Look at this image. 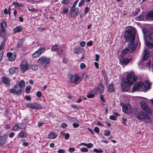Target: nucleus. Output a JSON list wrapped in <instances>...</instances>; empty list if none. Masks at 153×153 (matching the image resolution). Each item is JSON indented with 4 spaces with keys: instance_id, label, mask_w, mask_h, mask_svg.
<instances>
[{
    "instance_id": "obj_1",
    "label": "nucleus",
    "mask_w": 153,
    "mask_h": 153,
    "mask_svg": "<svg viewBox=\"0 0 153 153\" xmlns=\"http://www.w3.org/2000/svg\"><path fill=\"white\" fill-rule=\"evenodd\" d=\"M135 33V30L134 28L131 27H127L125 34L124 39L126 41L130 42V43L129 44L128 46L122 51L120 55L122 58L136 49L137 46L134 44Z\"/></svg>"
},
{
    "instance_id": "obj_2",
    "label": "nucleus",
    "mask_w": 153,
    "mask_h": 153,
    "mask_svg": "<svg viewBox=\"0 0 153 153\" xmlns=\"http://www.w3.org/2000/svg\"><path fill=\"white\" fill-rule=\"evenodd\" d=\"M137 76L133 72L128 73L127 75L126 79L123 80L122 84V90L124 91H126L129 90L130 86L133 83L136 82Z\"/></svg>"
},
{
    "instance_id": "obj_42",
    "label": "nucleus",
    "mask_w": 153,
    "mask_h": 153,
    "mask_svg": "<svg viewBox=\"0 0 153 153\" xmlns=\"http://www.w3.org/2000/svg\"><path fill=\"white\" fill-rule=\"evenodd\" d=\"M105 136H109L110 134V132L109 130H105L104 131Z\"/></svg>"
},
{
    "instance_id": "obj_11",
    "label": "nucleus",
    "mask_w": 153,
    "mask_h": 153,
    "mask_svg": "<svg viewBox=\"0 0 153 153\" xmlns=\"http://www.w3.org/2000/svg\"><path fill=\"white\" fill-rule=\"evenodd\" d=\"M17 88V85H15L14 87V88L10 89L9 90L10 92L11 93H13L17 95H20L21 94V90H16V89Z\"/></svg>"
},
{
    "instance_id": "obj_51",
    "label": "nucleus",
    "mask_w": 153,
    "mask_h": 153,
    "mask_svg": "<svg viewBox=\"0 0 153 153\" xmlns=\"http://www.w3.org/2000/svg\"><path fill=\"white\" fill-rule=\"evenodd\" d=\"M86 67V65L84 63H82L80 65V68L81 69H83L85 68Z\"/></svg>"
},
{
    "instance_id": "obj_33",
    "label": "nucleus",
    "mask_w": 153,
    "mask_h": 153,
    "mask_svg": "<svg viewBox=\"0 0 153 153\" xmlns=\"http://www.w3.org/2000/svg\"><path fill=\"white\" fill-rule=\"evenodd\" d=\"M10 9L11 8L10 6L9 7V9L8 10L6 8L4 9V13L5 14H7L8 13L9 16H10Z\"/></svg>"
},
{
    "instance_id": "obj_5",
    "label": "nucleus",
    "mask_w": 153,
    "mask_h": 153,
    "mask_svg": "<svg viewBox=\"0 0 153 153\" xmlns=\"http://www.w3.org/2000/svg\"><path fill=\"white\" fill-rule=\"evenodd\" d=\"M136 117L138 120L144 121L145 123H148L151 122L149 115L143 111L139 112L136 115Z\"/></svg>"
},
{
    "instance_id": "obj_63",
    "label": "nucleus",
    "mask_w": 153,
    "mask_h": 153,
    "mask_svg": "<svg viewBox=\"0 0 153 153\" xmlns=\"http://www.w3.org/2000/svg\"><path fill=\"white\" fill-rule=\"evenodd\" d=\"M25 99L27 100H30L31 99V98L30 96H25Z\"/></svg>"
},
{
    "instance_id": "obj_34",
    "label": "nucleus",
    "mask_w": 153,
    "mask_h": 153,
    "mask_svg": "<svg viewBox=\"0 0 153 153\" xmlns=\"http://www.w3.org/2000/svg\"><path fill=\"white\" fill-rule=\"evenodd\" d=\"M40 55H41L39 53L38 51H37L32 54V56L33 58H36L38 57Z\"/></svg>"
},
{
    "instance_id": "obj_38",
    "label": "nucleus",
    "mask_w": 153,
    "mask_h": 153,
    "mask_svg": "<svg viewBox=\"0 0 153 153\" xmlns=\"http://www.w3.org/2000/svg\"><path fill=\"white\" fill-rule=\"evenodd\" d=\"M17 124L18 125L19 128L20 129H22V128H24V124L23 123H17Z\"/></svg>"
},
{
    "instance_id": "obj_31",
    "label": "nucleus",
    "mask_w": 153,
    "mask_h": 153,
    "mask_svg": "<svg viewBox=\"0 0 153 153\" xmlns=\"http://www.w3.org/2000/svg\"><path fill=\"white\" fill-rule=\"evenodd\" d=\"M19 135L22 138H25L27 137V134L24 131H22L19 133Z\"/></svg>"
},
{
    "instance_id": "obj_4",
    "label": "nucleus",
    "mask_w": 153,
    "mask_h": 153,
    "mask_svg": "<svg viewBox=\"0 0 153 153\" xmlns=\"http://www.w3.org/2000/svg\"><path fill=\"white\" fill-rule=\"evenodd\" d=\"M151 84L148 81H146L145 82H139L136 84L132 89L133 91H135L140 90L141 88L146 90L149 88Z\"/></svg>"
},
{
    "instance_id": "obj_15",
    "label": "nucleus",
    "mask_w": 153,
    "mask_h": 153,
    "mask_svg": "<svg viewBox=\"0 0 153 153\" xmlns=\"http://www.w3.org/2000/svg\"><path fill=\"white\" fill-rule=\"evenodd\" d=\"M70 10V11L71 12V16L73 17H75L78 13V8L71 7Z\"/></svg>"
},
{
    "instance_id": "obj_32",
    "label": "nucleus",
    "mask_w": 153,
    "mask_h": 153,
    "mask_svg": "<svg viewBox=\"0 0 153 153\" xmlns=\"http://www.w3.org/2000/svg\"><path fill=\"white\" fill-rule=\"evenodd\" d=\"M21 30L22 29L20 27H17L13 29V33H16L21 32Z\"/></svg>"
},
{
    "instance_id": "obj_19",
    "label": "nucleus",
    "mask_w": 153,
    "mask_h": 153,
    "mask_svg": "<svg viewBox=\"0 0 153 153\" xmlns=\"http://www.w3.org/2000/svg\"><path fill=\"white\" fill-rule=\"evenodd\" d=\"M58 134L56 133L53 132H51L50 134L48 135V138L50 139H54L56 138Z\"/></svg>"
},
{
    "instance_id": "obj_12",
    "label": "nucleus",
    "mask_w": 153,
    "mask_h": 153,
    "mask_svg": "<svg viewBox=\"0 0 153 153\" xmlns=\"http://www.w3.org/2000/svg\"><path fill=\"white\" fill-rule=\"evenodd\" d=\"M150 53L147 49H145L143 51V60L144 61L147 60L149 57Z\"/></svg>"
},
{
    "instance_id": "obj_48",
    "label": "nucleus",
    "mask_w": 153,
    "mask_h": 153,
    "mask_svg": "<svg viewBox=\"0 0 153 153\" xmlns=\"http://www.w3.org/2000/svg\"><path fill=\"white\" fill-rule=\"evenodd\" d=\"M93 151L97 153H102L103 152L102 150L97 149H93Z\"/></svg>"
},
{
    "instance_id": "obj_10",
    "label": "nucleus",
    "mask_w": 153,
    "mask_h": 153,
    "mask_svg": "<svg viewBox=\"0 0 153 153\" xmlns=\"http://www.w3.org/2000/svg\"><path fill=\"white\" fill-rule=\"evenodd\" d=\"M28 106L33 109H39L42 108L41 105L37 103H29L28 104Z\"/></svg>"
},
{
    "instance_id": "obj_36",
    "label": "nucleus",
    "mask_w": 153,
    "mask_h": 153,
    "mask_svg": "<svg viewBox=\"0 0 153 153\" xmlns=\"http://www.w3.org/2000/svg\"><path fill=\"white\" fill-rule=\"evenodd\" d=\"M39 54L41 55L42 53H44L45 51V48L44 47L41 48L37 50Z\"/></svg>"
},
{
    "instance_id": "obj_24",
    "label": "nucleus",
    "mask_w": 153,
    "mask_h": 153,
    "mask_svg": "<svg viewBox=\"0 0 153 153\" xmlns=\"http://www.w3.org/2000/svg\"><path fill=\"white\" fill-rule=\"evenodd\" d=\"M115 91V88L113 86V84L112 83H111L109 85L108 88V91L110 93H112Z\"/></svg>"
},
{
    "instance_id": "obj_54",
    "label": "nucleus",
    "mask_w": 153,
    "mask_h": 153,
    "mask_svg": "<svg viewBox=\"0 0 153 153\" xmlns=\"http://www.w3.org/2000/svg\"><path fill=\"white\" fill-rule=\"evenodd\" d=\"M68 11V9L67 8H64L63 9V12L64 14H67Z\"/></svg>"
},
{
    "instance_id": "obj_49",
    "label": "nucleus",
    "mask_w": 153,
    "mask_h": 153,
    "mask_svg": "<svg viewBox=\"0 0 153 153\" xmlns=\"http://www.w3.org/2000/svg\"><path fill=\"white\" fill-rule=\"evenodd\" d=\"M75 150V149L74 148L70 147L69 148L68 151L71 153L73 152Z\"/></svg>"
},
{
    "instance_id": "obj_39",
    "label": "nucleus",
    "mask_w": 153,
    "mask_h": 153,
    "mask_svg": "<svg viewBox=\"0 0 153 153\" xmlns=\"http://www.w3.org/2000/svg\"><path fill=\"white\" fill-rule=\"evenodd\" d=\"M30 68L31 69L33 70H36L37 69L38 66L36 65H31L30 66Z\"/></svg>"
},
{
    "instance_id": "obj_57",
    "label": "nucleus",
    "mask_w": 153,
    "mask_h": 153,
    "mask_svg": "<svg viewBox=\"0 0 153 153\" xmlns=\"http://www.w3.org/2000/svg\"><path fill=\"white\" fill-rule=\"evenodd\" d=\"M62 3L65 4H68L69 3V1L67 0H63Z\"/></svg>"
},
{
    "instance_id": "obj_21",
    "label": "nucleus",
    "mask_w": 153,
    "mask_h": 153,
    "mask_svg": "<svg viewBox=\"0 0 153 153\" xmlns=\"http://www.w3.org/2000/svg\"><path fill=\"white\" fill-rule=\"evenodd\" d=\"M146 18L149 20L153 19V10L150 11L147 15Z\"/></svg>"
},
{
    "instance_id": "obj_52",
    "label": "nucleus",
    "mask_w": 153,
    "mask_h": 153,
    "mask_svg": "<svg viewBox=\"0 0 153 153\" xmlns=\"http://www.w3.org/2000/svg\"><path fill=\"white\" fill-rule=\"evenodd\" d=\"M93 146V144L91 143H88L87 144V145H86V146L88 148H91Z\"/></svg>"
},
{
    "instance_id": "obj_35",
    "label": "nucleus",
    "mask_w": 153,
    "mask_h": 153,
    "mask_svg": "<svg viewBox=\"0 0 153 153\" xmlns=\"http://www.w3.org/2000/svg\"><path fill=\"white\" fill-rule=\"evenodd\" d=\"M144 16L143 15H140L139 16H137L135 18V19L137 21H141L143 19Z\"/></svg>"
},
{
    "instance_id": "obj_50",
    "label": "nucleus",
    "mask_w": 153,
    "mask_h": 153,
    "mask_svg": "<svg viewBox=\"0 0 153 153\" xmlns=\"http://www.w3.org/2000/svg\"><path fill=\"white\" fill-rule=\"evenodd\" d=\"M86 44L88 46H91L93 44V42L92 41H90L87 43Z\"/></svg>"
},
{
    "instance_id": "obj_23",
    "label": "nucleus",
    "mask_w": 153,
    "mask_h": 153,
    "mask_svg": "<svg viewBox=\"0 0 153 153\" xmlns=\"http://www.w3.org/2000/svg\"><path fill=\"white\" fill-rule=\"evenodd\" d=\"M97 91L100 94L103 93L104 90V87L102 84H100L99 87L97 88Z\"/></svg>"
},
{
    "instance_id": "obj_9",
    "label": "nucleus",
    "mask_w": 153,
    "mask_h": 153,
    "mask_svg": "<svg viewBox=\"0 0 153 153\" xmlns=\"http://www.w3.org/2000/svg\"><path fill=\"white\" fill-rule=\"evenodd\" d=\"M142 108L146 112L150 114L152 113V111L149 108L147 104L143 101H141L140 103Z\"/></svg>"
},
{
    "instance_id": "obj_60",
    "label": "nucleus",
    "mask_w": 153,
    "mask_h": 153,
    "mask_svg": "<svg viewBox=\"0 0 153 153\" xmlns=\"http://www.w3.org/2000/svg\"><path fill=\"white\" fill-rule=\"evenodd\" d=\"M65 151L64 150L59 149L58 151V153H65Z\"/></svg>"
},
{
    "instance_id": "obj_22",
    "label": "nucleus",
    "mask_w": 153,
    "mask_h": 153,
    "mask_svg": "<svg viewBox=\"0 0 153 153\" xmlns=\"http://www.w3.org/2000/svg\"><path fill=\"white\" fill-rule=\"evenodd\" d=\"M18 86L19 88V89H18L21 90L22 91V89H23V88H24L25 86V83L24 81L23 80H20L18 82Z\"/></svg>"
},
{
    "instance_id": "obj_41",
    "label": "nucleus",
    "mask_w": 153,
    "mask_h": 153,
    "mask_svg": "<svg viewBox=\"0 0 153 153\" xmlns=\"http://www.w3.org/2000/svg\"><path fill=\"white\" fill-rule=\"evenodd\" d=\"M57 53L60 55H61L63 54L64 53V51L62 49H60L57 51Z\"/></svg>"
},
{
    "instance_id": "obj_18",
    "label": "nucleus",
    "mask_w": 153,
    "mask_h": 153,
    "mask_svg": "<svg viewBox=\"0 0 153 153\" xmlns=\"http://www.w3.org/2000/svg\"><path fill=\"white\" fill-rule=\"evenodd\" d=\"M83 49L80 47H76L74 49V53L75 54H79L83 51Z\"/></svg>"
},
{
    "instance_id": "obj_44",
    "label": "nucleus",
    "mask_w": 153,
    "mask_h": 153,
    "mask_svg": "<svg viewBox=\"0 0 153 153\" xmlns=\"http://www.w3.org/2000/svg\"><path fill=\"white\" fill-rule=\"evenodd\" d=\"M5 46V43L4 42L2 43L0 45V51L4 49Z\"/></svg>"
},
{
    "instance_id": "obj_20",
    "label": "nucleus",
    "mask_w": 153,
    "mask_h": 153,
    "mask_svg": "<svg viewBox=\"0 0 153 153\" xmlns=\"http://www.w3.org/2000/svg\"><path fill=\"white\" fill-rule=\"evenodd\" d=\"M123 112L128 114H131L132 111L131 109L130 108L128 109L127 106H124L123 107Z\"/></svg>"
},
{
    "instance_id": "obj_62",
    "label": "nucleus",
    "mask_w": 153,
    "mask_h": 153,
    "mask_svg": "<svg viewBox=\"0 0 153 153\" xmlns=\"http://www.w3.org/2000/svg\"><path fill=\"white\" fill-rule=\"evenodd\" d=\"M78 2V1H76L74 3V4L72 6V7H73V8H76L75 7L76 5L77 4Z\"/></svg>"
},
{
    "instance_id": "obj_59",
    "label": "nucleus",
    "mask_w": 153,
    "mask_h": 153,
    "mask_svg": "<svg viewBox=\"0 0 153 153\" xmlns=\"http://www.w3.org/2000/svg\"><path fill=\"white\" fill-rule=\"evenodd\" d=\"M65 139H68L69 137V134L68 133H67L65 135Z\"/></svg>"
},
{
    "instance_id": "obj_16",
    "label": "nucleus",
    "mask_w": 153,
    "mask_h": 153,
    "mask_svg": "<svg viewBox=\"0 0 153 153\" xmlns=\"http://www.w3.org/2000/svg\"><path fill=\"white\" fill-rule=\"evenodd\" d=\"M132 57H130L129 59L122 58L120 59V62L122 65H127L131 60Z\"/></svg>"
},
{
    "instance_id": "obj_17",
    "label": "nucleus",
    "mask_w": 153,
    "mask_h": 153,
    "mask_svg": "<svg viewBox=\"0 0 153 153\" xmlns=\"http://www.w3.org/2000/svg\"><path fill=\"white\" fill-rule=\"evenodd\" d=\"M16 55L15 54H13L11 52L7 53V56L8 58L10 61H13L15 60L16 57Z\"/></svg>"
},
{
    "instance_id": "obj_47",
    "label": "nucleus",
    "mask_w": 153,
    "mask_h": 153,
    "mask_svg": "<svg viewBox=\"0 0 153 153\" xmlns=\"http://www.w3.org/2000/svg\"><path fill=\"white\" fill-rule=\"evenodd\" d=\"M80 150L82 152H87L88 151V149L86 148H82L80 149Z\"/></svg>"
},
{
    "instance_id": "obj_53",
    "label": "nucleus",
    "mask_w": 153,
    "mask_h": 153,
    "mask_svg": "<svg viewBox=\"0 0 153 153\" xmlns=\"http://www.w3.org/2000/svg\"><path fill=\"white\" fill-rule=\"evenodd\" d=\"M94 131L95 132H96L97 133H99L100 131L99 128L98 127H95L94 128Z\"/></svg>"
},
{
    "instance_id": "obj_56",
    "label": "nucleus",
    "mask_w": 153,
    "mask_h": 153,
    "mask_svg": "<svg viewBox=\"0 0 153 153\" xmlns=\"http://www.w3.org/2000/svg\"><path fill=\"white\" fill-rule=\"evenodd\" d=\"M73 126L74 128H76L79 126V125L78 123H74L73 124Z\"/></svg>"
},
{
    "instance_id": "obj_25",
    "label": "nucleus",
    "mask_w": 153,
    "mask_h": 153,
    "mask_svg": "<svg viewBox=\"0 0 153 153\" xmlns=\"http://www.w3.org/2000/svg\"><path fill=\"white\" fill-rule=\"evenodd\" d=\"M0 36L2 38L5 39L6 37V31L5 30L0 29Z\"/></svg>"
},
{
    "instance_id": "obj_46",
    "label": "nucleus",
    "mask_w": 153,
    "mask_h": 153,
    "mask_svg": "<svg viewBox=\"0 0 153 153\" xmlns=\"http://www.w3.org/2000/svg\"><path fill=\"white\" fill-rule=\"evenodd\" d=\"M36 95L39 98L42 96V93L41 91H38L36 93Z\"/></svg>"
},
{
    "instance_id": "obj_6",
    "label": "nucleus",
    "mask_w": 153,
    "mask_h": 153,
    "mask_svg": "<svg viewBox=\"0 0 153 153\" xmlns=\"http://www.w3.org/2000/svg\"><path fill=\"white\" fill-rule=\"evenodd\" d=\"M50 62V59L45 56H42L40 57L37 61L38 65L45 68L47 67L49 65Z\"/></svg>"
},
{
    "instance_id": "obj_7",
    "label": "nucleus",
    "mask_w": 153,
    "mask_h": 153,
    "mask_svg": "<svg viewBox=\"0 0 153 153\" xmlns=\"http://www.w3.org/2000/svg\"><path fill=\"white\" fill-rule=\"evenodd\" d=\"M68 77L70 79V81L71 83L74 82L75 84H77L80 82L81 81L80 77L76 74L73 75L69 74Z\"/></svg>"
},
{
    "instance_id": "obj_26",
    "label": "nucleus",
    "mask_w": 153,
    "mask_h": 153,
    "mask_svg": "<svg viewBox=\"0 0 153 153\" xmlns=\"http://www.w3.org/2000/svg\"><path fill=\"white\" fill-rule=\"evenodd\" d=\"M1 28L0 29L5 30V28L7 26V25L6 22L4 21H3L0 23Z\"/></svg>"
},
{
    "instance_id": "obj_45",
    "label": "nucleus",
    "mask_w": 153,
    "mask_h": 153,
    "mask_svg": "<svg viewBox=\"0 0 153 153\" xmlns=\"http://www.w3.org/2000/svg\"><path fill=\"white\" fill-rule=\"evenodd\" d=\"M31 89L30 86L27 87L25 88L26 92L27 93H29L30 92V89Z\"/></svg>"
},
{
    "instance_id": "obj_58",
    "label": "nucleus",
    "mask_w": 153,
    "mask_h": 153,
    "mask_svg": "<svg viewBox=\"0 0 153 153\" xmlns=\"http://www.w3.org/2000/svg\"><path fill=\"white\" fill-rule=\"evenodd\" d=\"M89 9L87 7H86L85 8V10L84 11V13L86 14L88 13L89 11Z\"/></svg>"
},
{
    "instance_id": "obj_29",
    "label": "nucleus",
    "mask_w": 153,
    "mask_h": 153,
    "mask_svg": "<svg viewBox=\"0 0 153 153\" xmlns=\"http://www.w3.org/2000/svg\"><path fill=\"white\" fill-rule=\"evenodd\" d=\"M118 115V114L117 113L114 112L113 113V115H111L110 116L109 119L112 120H115L116 119V117Z\"/></svg>"
},
{
    "instance_id": "obj_13",
    "label": "nucleus",
    "mask_w": 153,
    "mask_h": 153,
    "mask_svg": "<svg viewBox=\"0 0 153 153\" xmlns=\"http://www.w3.org/2000/svg\"><path fill=\"white\" fill-rule=\"evenodd\" d=\"M7 135L4 134L1 137L0 139V146H3L7 140Z\"/></svg>"
},
{
    "instance_id": "obj_3",
    "label": "nucleus",
    "mask_w": 153,
    "mask_h": 153,
    "mask_svg": "<svg viewBox=\"0 0 153 153\" xmlns=\"http://www.w3.org/2000/svg\"><path fill=\"white\" fill-rule=\"evenodd\" d=\"M143 32L144 35V39H145L146 44L149 48H153V41L151 36V33L146 29L143 30Z\"/></svg>"
},
{
    "instance_id": "obj_28",
    "label": "nucleus",
    "mask_w": 153,
    "mask_h": 153,
    "mask_svg": "<svg viewBox=\"0 0 153 153\" xmlns=\"http://www.w3.org/2000/svg\"><path fill=\"white\" fill-rule=\"evenodd\" d=\"M12 4L14 5L15 7H23V5L22 4H20L17 1H14Z\"/></svg>"
},
{
    "instance_id": "obj_61",
    "label": "nucleus",
    "mask_w": 153,
    "mask_h": 153,
    "mask_svg": "<svg viewBox=\"0 0 153 153\" xmlns=\"http://www.w3.org/2000/svg\"><path fill=\"white\" fill-rule=\"evenodd\" d=\"M95 57H96V59H95V61H98L99 59V55L97 54H96L95 55Z\"/></svg>"
},
{
    "instance_id": "obj_37",
    "label": "nucleus",
    "mask_w": 153,
    "mask_h": 153,
    "mask_svg": "<svg viewBox=\"0 0 153 153\" xmlns=\"http://www.w3.org/2000/svg\"><path fill=\"white\" fill-rule=\"evenodd\" d=\"M59 46L57 44L53 45L51 48V50L53 51H56L59 48Z\"/></svg>"
},
{
    "instance_id": "obj_14",
    "label": "nucleus",
    "mask_w": 153,
    "mask_h": 153,
    "mask_svg": "<svg viewBox=\"0 0 153 153\" xmlns=\"http://www.w3.org/2000/svg\"><path fill=\"white\" fill-rule=\"evenodd\" d=\"M2 82L7 87H9L10 85V80L9 78L3 76L1 79Z\"/></svg>"
},
{
    "instance_id": "obj_27",
    "label": "nucleus",
    "mask_w": 153,
    "mask_h": 153,
    "mask_svg": "<svg viewBox=\"0 0 153 153\" xmlns=\"http://www.w3.org/2000/svg\"><path fill=\"white\" fill-rule=\"evenodd\" d=\"M25 40V39L24 38L22 39H20L17 45V47L18 48H21L22 46V44Z\"/></svg>"
},
{
    "instance_id": "obj_8",
    "label": "nucleus",
    "mask_w": 153,
    "mask_h": 153,
    "mask_svg": "<svg viewBox=\"0 0 153 153\" xmlns=\"http://www.w3.org/2000/svg\"><path fill=\"white\" fill-rule=\"evenodd\" d=\"M30 66H29L26 60H23L21 64V69L24 73L27 70L30 69Z\"/></svg>"
},
{
    "instance_id": "obj_55",
    "label": "nucleus",
    "mask_w": 153,
    "mask_h": 153,
    "mask_svg": "<svg viewBox=\"0 0 153 153\" xmlns=\"http://www.w3.org/2000/svg\"><path fill=\"white\" fill-rule=\"evenodd\" d=\"M85 45V42L84 41L81 42L80 43V45L81 47H84Z\"/></svg>"
},
{
    "instance_id": "obj_43",
    "label": "nucleus",
    "mask_w": 153,
    "mask_h": 153,
    "mask_svg": "<svg viewBox=\"0 0 153 153\" xmlns=\"http://www.w3.org/2000/svg\"><path fill=\"white\" fill-rule=\"evenodd\" d=\"M18 128V125L17 123H16L13 127L12 129L13 130H16Z\"/></svg>"
},
{
    "instance_id": "obj_64",
    "label": "nucleus",
    "mask_w": 153,
    "mask_h": 153,
    "mask_svg": "<svg viewBox=\"0 0 153 153\" xmlns=\"http://www.w3.org/2000/svg\"><path fill=\"white\" fill-rule=\"evenodd\" d=\"M14 133H13V132H11L9 134V137L10 138H12L14 136Z\"/></svg>"
},
{
    "instance_id": "obj_30",
    "label": "nucleus",
    "mask_w": 153,
    "mask_h": 153,
    "mask_svg": "<svg viewBox=\"0 0 153 153\" xmlns=\"http://www.w3.org/2000/svg\"><path fill=\"white\" fill-rule=\"evenodd\" d=\"M17 70V68L15 67H12L9 70V73L10 74H12L16 72Z\"/></svg>"
},
{
    "instance_id": "obj_40",
    "label": "nucleus",
    "mask_w": 153,
    "mask_h": 153,
    "mask_svg": "<svg viewBox=\"0 0 153 153\" xmlns=\"http://www.w3.org/2000/svg\"><path fill=\"white\" fill-rule=\"evenodd\" d=\"M94 95L92 94L88 93L87 95V97L89 98H92L94 97Z\"/></svg>"
}]
</instances>
